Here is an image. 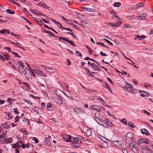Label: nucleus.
<instances>
[{"mask_svg":"<svg viewBox=\"0 0 153 153\" xmlns=\"http://www.w3.org/2000/svg\"><path fill=\"white\" fill-rule=\"evenodd\" d=\"M63 136H62L63 139L65 140V141L68 142H71V135H66V134H63Z\"/></svg>","mask_w":153,"mask_h":153,"instance_id":"423d86ee","label":"nucleus"},{"mask_svg":"<svg viewBox=\"0 0 153 153\" xmlns=\"http://www.w3.org/2000/svg\"><path fill=\"white\" fill-rule=\"evenodd\" d=\"M20 133L23 134H27L28 133V131H26L25 129H22L20 130Z\"/></svg>","mask_w":153,"mask_h":153,"instance_id":"cd10ccee","label":"nucleus"},{"mask_svg":"<svg viewBox=\"0 0 153 153\" xmlns=\"http://www.w3.org/2000/svg\"><path fill=\"white\" fill-rule=\"evenodd\" d=\"M130 146L132 150L134 152V151L133 150L134 148V145H133V144L132 143H131L130 144Z\"/></svg>","mask_w":153,"mask_h":153,"instance_id":"603ef678","label":"nucleus"},{"mask_svg":"<svg viewBox=\"0 0 153 153\" xmlns=\"http://www.w3.org/2000/svg\"><path fill=\"white\" fill-rule=\"evenodd\" d=\"M97 100L98 101H99L100 102H102V101L103 100V99L100 97H98L97 99Z\"/></svg>","mask_w":153,"mask_h":153,"instance_id":"4d7b16f0","label":"nucleus"},{"mask_svg":"<svg viewBox=\"0 0 153 153\" xmlns=\"http://www.w3.org/2000/svg\"><path fill=\"white\" fill-rule=\"evenodd\" d=\"M89 52L90 54H92L93 53V51L91 50L90 48H88Z\"/></svg>","mask_w":153,"mask_h":153,"instance_id":"680f3d73","label":"nucleus"},{"mask_svg":"<svg viewBox=\"0 0 153 153\" xmlns=\"http://www.w3.org/2000/svg\"><path fill=\"white\" fill-rule=\"evenodd\" d=\"M143 140L144 141L143 142L144 143H145L146 144H149V140L148 139H143Z\"/></svg>","mask_w":153,"mask_h":153,"instance_id":"a19ab883","label":"nucleus"},{"mask_svg":"<svg viewBox=\"0 0 153 153\" xmlns=\"http://www.w3.org/2000/svg\"><path fill=\"white\" fill-rule=\"evenodd\" d=\"M102 145L105 148H107L108 146V144L105 142H104L102 143Z\"/></svg>","mask_w":153,"mask_h":153,"instance_id":"e433bc0d","label":"nucleus"},{"mask_svg":"<svg viewBox=\"0 0 153 153\" xmlns=\"http://www.w3.org/2000/svg\"><path fill=\"white\" fill-rule=\"evenodd\" d=\"M11 44H13L14 45V46L16 47H18L19 48H20L21 49H22V48L18 44H19V45H21V44L19 43H16L14 42H11Z\"/></svg>","mask_w":153,"mask_h":153,"instance_id":"5701e85b","label":"nucleus"},{"mask_svg":"<svg viewBox=\"0 0 153 153\" xmlns=\"http://www.w3.org/2000/svg\"><path fill=\"white\" fill-rule=\"evenodd\" d=\"M33 140H34L35 143H39V141L38 140H37V138L35 137H33Z\"/></svg>","mask_w":153,"mask_h":153,"instance_id":"6e6d98bb","label":"nucleus"},{"mask_svg":"<svg viewBox=\"0 0 153 153\" xmlns=\"http://www.w3.org/2000/svg\"><path fill=\"white\" fill-rule=\"evenodd\" d=\"M143 112H144V113L148 115H150V113L149 112H148L147 111L145 110H143Z\"/></svg>","mask_w":153,"mask_h":153,"instance_id":"774afa93","label":"nucleus"},{"mask_svg":"<svg viewBox=\"0 0 153 153\" xmlns=\"http://www.w3.org/2000/svg\"><path fill=\"white\" fill-rule=\"evenodd\" d=\"M138 18L140 19L145 20L146 19V15H144V14H143L142 15L139 16L138 17L137 16L135 17V19H136Z\"/></svg>","mask_w":153,"mask_h":153,"instance_id":"9b49d317","label":"nucleus"},{"mask_svg":"<svg viewBox=\"0 0 153 153\" xmlns=\"http://www.w3.org/2000/svg\"><path fill=\"white\" fill-rule=\"evenodd\" d=\"M81 21L82 22L84 23V24L85 25L87 24L88 23L87 21L84 19H82Z\"/></svg>","mask_w":153,"mask_h":153,"instance_id":"37998d69","label":"nucleus"},{"mask_svg":"<svg viewBox=\"0 0 153 153\" xmlns=\"http://www.w3.org/2000/svg\"><path fill=\"white\" fill-rule=\"evenodd\" d=\"M143 139H138L137 140V142L138 144H141L144 142Z\"/></svg>","mask_w":153,"mask_h":153,"instance_id":"c85d7f7f","label":"nucleus"},{"mask_svg":"<svg viewBox=\"0 0 153 153\" xmlns=\"http://www.w3.org/2000/svg\"><path fill=\"white\" fill-rule=\"evenodd\" d=\"M96 43L98 45H101V46H102L103 47H106L108 48H109L108 47H107V46H106V45H105L103 43H102V42H100H100H97Z\"/></svg>","mask_w":153,"mask_h":153,"instance_id":"58836bf2","label":"nucleus"},{"mask_svg":"<svg viewBox=\"0 0 153 153\" xmlns=\"http://www.w3.org/2000/svg\"><path fill=\"white\" fill-rule=\"evenodd\" d=\"M61 85L65 89L67 90L68 88V86L65 83H62Z\"/></svg>","mask_w":153,"mask_h":153,"instance_id":"bb28decb","label":"nucleus"},{"mask_svg":"<svg viewBox=\"0 0 153 153\" xmlns=\"http://www.w3.org/2000/svg\"><path fill=\"white\" fill-rule=\"evenodd\" d=\"M136 37L138 38L139 39L141 40L144 38H146V36L143 35H141V36H140L138 35H136Z\"/></svg>","mask_w":153,"mask_h":153,"instance_id":"7c9ffc66","label":"nucleus"},{"mask_svg":"<svg viewBox=\"0 0 153 153\" xmlns=\"http://www.w3.org/2000/svg\"><path fill=\"white\" fill-rule=\"evenodd\" d=\"M33 71L36 74L38 75H39L41 76L45 77L47 76V75L45 74L43 71L40 70L34 69Z\"/></svg>","mask_w":153,"mask_h":153,"instance_id":"39448f33","label":"nucleus"},{"mask_svg":"<svg viewBox=\"0 0 153 153\" xmlns=\"http://www.w3.org/2000/svg\"><path fill=\"white\" fill-rule=\"evenodd\" d=\"M122 151L123 153H128V152L126 149L125 148H123Z\"/></svg>","mask_w":153,"mask_h":153,"instance_id":"13d9d810","label":"nucleus"},{"mask_svg":"<svg viewBox=\"0 0 153 153\" xmlns=\"http://www.w3.org/2000/svg\"><path fill=\"white\" fill-rule=\"evenodd\" d=\"M90 108L92 109L96 110L98 112H100L101 111V108L99 105H93L90 106Z\"/></svg>","mask_w":153,"mask_h":153,"instance_id":"20e7f679","label":"nucleus"},{"mask_svg":"<svg viewBox=\"0 0 153 153\" xmlns=\"http://www.w3.org/2000/svg\"><path fill=\"white\" fill-rule=\"evenodd\" d=\"M30 10L33 13L35 14L36 15H40V16H44V15L42 14L41 12H40L37 10H35L33 9H30Z\"/></svg>","mask_w":153,"mask_h":153,"instance_id":"0eeeda50","label":"nucleus"},{"mask_svg":"<svg viewBox=\"0 0 153 153\" xmlns=\"http://www.w3.org/2000/svg\"><path fill=\"white\" fill-rule=\"evenodd\" d=\"M42 66L45 71L49 73H53L56 71V70L54 68H48L44 65H42Z\"/></svg>","mask_w":153,"mask_h":153,"instance_id":"f03ea898","label":"nucleus"},{"mask_svg":"<svg viewBox=\"0 0 153 153\" xmlns=\"http://www.w3.org/2000/svg\"><path fill=\"white\" fill-rule=\"evenodd\" d=\"M44 142L47 144L48 146H49L50 145L49 143V139L48 138H45L44 140Z\"/></svg>","mask_w":153,"mask_h":153,"instance_id":"b1692460","label":"nucleus"},{"mask_svg":"<svg viewBox=\"0 0 153 153\" xmlns=\"http://www.w3.org/2000/svg\"><path fill=\"white\" fill-rule=\"evenodd\" d=\"M31 75V73L29 71V70L27 69H25V76L26 78L28 79H30V77Z\"/></svg>","mask_w":153,"mask_h":153,"instance_id":"6e6552de","label":"nucleus"},{"mask_svg":"<svg viewBox=\"0 0 153 153\" xmlns=\"http://www.w3.org/2000/svg\"><path fill=\"white\" fill-rule=\"evenodd\" d=\"M95 116L97 117H98L100 118V114L99 113H96Z\"/></svg>","mask_w":153,"mask_h":153,"instance_id":"69168bd1","label":"nucleus"},{"mask_svg":"<svg viewBox=\"0 0 153 153\" xmlns=\"http://www.w3.org/2000/svg\"><path fill=\"white\" fill-rule=\"evenodd\" d=\"M122 122L125 124L127 125V121H126V119H123L122 120Z\"/></svg>","mask_w":153,"mask_h":153,"instance_id":"0e129e2a","label":"nucleus"},{"mask_svg":"<svg viewBox=\"0 0 153 153\" xmlns=\"http://www.w3.org/2000/svg\"><path fill=\"white\" fill-rule=\"evenodd\" d=\"M0 60H1L3 62H4L5 60V59L3 56L0 55Z\"/></svg>","mask_w":153,"mask_h":153,"instance_id":"8fccbe9b","label":"nucleus"},{"mask_svg":"<svg viewBox=\"0 0 153 153\" xmlns=\"http://www.w3.org/2000/svg\"><path fill=\"white\" fill-rule=\"evenodd\" d=\"M128 125L130 127L133 128L134 127L133 124L131 122H128Z\"/></svg>","mask_w":153,"mask_h":153,"instance_id":"79ce46f5","label":"nucleus"},{"mask_svg":"<svg viewBox=\"0 0 153 153\" xmlns=\"http://www.w3.org/2000/svg\"><path fill=\"white\" fill-rule=\"evenodd\" d=\"M91 65L93 69H94V70H96L97 66L94 63H92L91 64Z\"/></svg>","mask_w":153,"mask_h":153,"instance_id":"c9c22d12","label":"nucleus"},{"mask_svg":"<svg viewBox=\"0 0 153 153\" xmlns=\"http://www.w3.org/2000/svg\"><path fill=\"white\" fill-rule=\"evenodd\" d=\"M114 143L115 145L117 146H121L120 143V142L117 141H114Z\"/></svg>","mask_w":153,"mask_h":153,"instance_id":"c756f323","label":"nucleus"},{"mask_svg":"<svg viewBox=\"0 0 153 153\" xmlns=\"http://www.w3.org/2000/svg\"><path fill=\"white\" fill-rule=\"evenodd\" d=\"M108 24L111 25L114 27H117L120 26V25H118L117 23H108Z\"/></svg>","mask_w":153,"mask_h":153,"instance_id":"412c9836","label":"nucleus"},{"mask_svg":"<svg viewBox=\"0 0 153 153\" xmlns=\"http://www.w3.org/2000/svg\"><path fill=\"white\" fill-rule=\"evenodd\" d=\"M140 92V93L142 92V93L141 94L140 96L142 97H149L150 95L149 94L148 92L143 91H139Z\"/></svg>","mask_w":153,"mask_h":153,"instance_id":"9d476101","label":"nucleus"},{"mask_svg":"<svg viewBox=\"0 0 153 153\" xmlns=\"http://www.w3.org/2000/svg\"><path fill=\"white\" fill-rule=\"evenodd\" d=\"M13 140L12 138H5V144H8L10 143H12Z\"/></svg>","mask_w":153,"mask_h":153,"instance_id":"6ab92c4d","label":"nucleus"},{"mask_svg":"<svg viewBox=\"0 0 153 153\" xmlns=\"http://www.w3.org/2000/svg\"><path fill=\"white\" fill-rule=\"evenodd\" d=\"M18 69L20 73L22 74H23L25 71V70L24 69V66H19Z\"/></svg>","mask_w":153,"mask_h":153,"instance_id":"a211bd4d","label":"nucleus"},{"mask_svg":"<svg viewBox=\"0 0 153 153\" xmlns=\"http://www.w3.org/2000/svg\"><path fill=\"white\" fill-rule=\"evenodd\" d=\"M13 111L16 114H18L19 113L18 110L16 108H15L13 109Z\"/></svg>","mask_w":153,"mask_h":153,"instance_id":"864d4df0","label":"nucleus"},{"mask_svg":"<svg viewBox=\"0 0 153 153\" xmlns=\"http://www.w3.org/2000/svg\"><path fill=\"white\" fill-rule=\"evenodd\" d=\"M141 132L142 134H149V132L145 128H143L141 130Z\"/></svg>","mask_w":153,"mask_h":153,"instance_id":"4be33fe9","label":"nucleus"},{"mask_svg":"<svg viewBox=\"0 0 153 153\" xmlns=\"http://www.w3.org/2000/svg\"><path fill=\"white\" fill-rule=\"evenodd\" d=\"M104 122L105 123V125H102V123L100 125L106 128L107 127L106 125L108 127H111L112 126V124L111 122L107 119H105Z\"/></svg>","mask_w":153,"mask_h":153,"instance_id":"f257e3e1","label":"nucleus"},{"mask_svg":"<svg viewBox=\"0 0 153 153\" xmlns=\"http://www.w3.org/2000/svg\"><path fill=\"white\" fill-rule=\"evenodd\" d=\"M113 15L111 16L112 18V19H113V18H114V17H117V18H118V19L119 20H120V18L119 17V16H117L116 15V13H114V14H113Z\"/></svg>","mask_w":153,"mask_h":153,"instance_id":"de8ad7c7","label":"nucleus"},{"mask_svg":"<svg viewBox=\"0 0 153 153\" xmlns=\"http://www.w3.org/2000/svg\"><path fill=\"white\" fill-rule=\"evenodd\" d=\"M5 117V118L8 120L10 119L13 117L12 116H10L8 114L6 115Z\"/></svg>","mask_w":153,"mask_h":153,"instance_id":"c03bdc74","label":"nucleus"},{"mask_svg":"<svg viewBox=\"0 0 153 153\" xmlns=\"http://www.w3.org/2000/svg\"><path fill=\"white\" fill-rule=\"evenodd\" d=\"M143 153H150L148 148L146 146H143L142 147Z\"/></svg>","mask_w":153,"mask_h":153,"instance_id":"1a4fd4ad","label":"nucleus"},{"mask_svg":"<svg viewBox=\"0 0 153 153\" xmlns=\"http://www.w3.org/2000/svg\"><path fill=\"white\" fill-rule=\"evenodd\" d=\"M83 9L85 10L88 11H91L90 10H91V9L89 8H88L87 7H82V8Z\"/></svg>","mask_w":153,"mask_h":153,"instance_id":"3c124183","label":"nucleus"},{"mask_svg":"<svg viewBox=\"0 0 153 153\" xmlns=\"http://www.w3.org/2000/svg\"><path fill=\"white\" fill-rule=\"evenodd\" d=\"M54 100L55 102L57 104L59 105H61L62 104V101L59 98H55Z\"/></svg>","mask_w":153,"mask_h":153,"instance_id":"2eb2a0df","label":"nucleus"},{"mask_svg":"<svg viewBox=\"0 0 153 153\" xmlns=\"http://www.w3.org/2000/svg\"><path fill=\"white\" fill-rule=\"evenodd\" d=\"M128 134H126L125 136V141L126 143H128L129 145V143L132 140L133 137V134H128L129 135H131V136H128Z\"/></svg>","mask_w":153,"mask_h":153,"instance_id":"7ed1b4c3","label":"nucleus"},{"mask_svg":"<svg viewBox=\"0 0 153 153\" xmlns=\"http://www.w3.org/2000/svg\"><path fill=\"white\" fill-rule=\"evenodd\" d=\"M19 116H16L15 118L14 122H16L18 121L19 120Z\"/></svg>","mask_w":153,"mask_h":153,"instance_id":"e2e57ef3","label":"nucleus"},{"mask_svg":"<svg viewBox=\"0 0 153 153\" xmlns=\"http://www.w3.org/2000/svg\"><path fill=\"white\" fill-rule=\"evenodd\" d=\"M42 6L43 7L44 9H49L50 7L46 5L45 3H43L42 4Z\"/></svg>","mask_w":153,"mask_h":153,"instance_id":"72a5a7b5","label":"nucleus"},{"mask_svg":"<svg viewBox=\"0 0 153 153\" xmlns=\"http://www.w3.org/2000/svg\"><path fill=\"white\" fill-rule=\"evenodd\" d=\"M74 111L78 114H80L82 113L81 109L78 108H74Z\"/></svg>","mask_w":153,"mask_h":153,"instance_id":"4468645a","label":"nucleus"},{"mask_svg":"<svg viewBox=\"0 0 153 153\" xmlns=\"http://www.w3.org/2000/svg\"><path fill=\"white\" fill-rule=\"evenodd\" d=\"M68 42L71 45L74 46H76V45H74V43L73 42H72V41H68Z\"/></svg>","mask_w":153,"mask_h":153,"instance_id":"5fc2aeb1","label":"nucleus"},{"mask_svg":"<svg viewBox=\"0 0 153 153\" xmlns=\"http://www.w3.org/2000/svg\"><path fill=\"white\" fill-rule=\"evenodd\" d=\"M104 39L106 42H107L108 43L111 45H113V43L112 42H110V41L108 40L107 39Z\"/></svg>","mask_w":153,"mask_h":153,"instance_id":"052dcab7","label":"nucleus"},{"mask_svg":"<svg viewBox=\"0 0 153 153\" xmlns=\"http://www.w3.org/2000/svg\"><path fill=\"white\" fill-rule=\"evenodd\" d=\"M104 87L107 88L111 93H112V91L111 89L107 83L106 82H104L103 84Z\"/></svg>","mask_w":153,"mask_h":153,"instance_id":"ddd939ff","label":"nucleus"},{"mask_svg":"<svg viewBox=\"0 0 153 153\" xmlns=\"http://www.w3.org/2000/svg\"><path fill=\"white\" fill-rule=\"evenodd\" d=\"M144 5L143 3H139L138 4H137L136 5H135L134 6L135 7H134V8L135 9H137L139 7H141L142 6H143Z\"/></svg>","mask_w":153,"mask_h":153,"instance_id":"a878e982","label":"nucleus"},{"mask_svg":"<svg viewBox=\"0 0 153 153\" xmlns=\"http://www.w3.org/2000/svg\"><path fill=\"white\" fill-rule=\"evenodd\" d=\"M4 135L1 134L0 136V143L1 144L4 143L5 144V139L4 138Z\"/></svg>","mask_w":153,"mask_h":153,"instance_id":"f8f14e48","label":"nucleus"},{"mask_svg":"<svg viewBox=\"0 0 153 153\" xmlns=\"http://www.w3.org/2000/svg\"><path fill=\"white\" fill-rule=\"evenodd\" d=\"M37 22L38 23V24L40 25H43V22H42L41 21V19H37Z\"/></svg>","mask_w":153,"mask_h":153,"instance_id":"ea45409f","label":"nucleus"},{"mask_svg":"<svg viewBox=\"0 0 153 153\" xmlns=\"http://www.w3.org/2000/svg\"><path fill=\"white\" fill-rule=\"evenodd\" d=\"M93 118L94 119V120H95L96 122H97L100 125L101 124L99 122V121H100V122H101L99 119V117H97L94 116V117H93Z\"/></svg>","mask_w":153,"mask_h":153,"instance_id":"473e14b6","label":"nucleus"},{"mask_svg":"<svg viewBox=\"0 0 153 153\" xmlns=\"http://www.w3.org/2000/svg\"><path fill=\"white\" fill-rule=\"evenodd\" d=\"M121 5V3L120 2H115L114 3V6L116 7H119Z\"/></svg>","mask_w":153,"mask_h":153,"instance_id":"393cba45","label":"nucleus"},{"mask_svg":"<svg viewBox=\"0 0 153 153\" xmlns=\"http://www.w3.org/2000/svg\"><path fill=\"white\" fill-rule=\"evenodd\" d=\"M18 64L19 65V66H23V64L22 62L21 61H19L18 62Z\"/></svg>","mask_w":153,"mask_h":153,"instance_id":"bf43d9fd","label":"nucleus"},{"mask_svg":"<svg viewBox=\"0 0 153 153\" xmlns=\"http://www.w3.org/2000/svg\"><path fill=\"white\" fill-rule=\"evenodd\" d=\"M87 90L88 92H89L91 94L95 93L96 91H94L93 90H89L88 89V90Z\"/></svg>","mask_w":153,"mask_h":153,"instance_id":"49530a36","label":"nucleus"},{"mask_svg":"<svg viewBox=\"0 0 153 153\" xmlns=\"http://www.w3.org/2000/svg\"><path fill=\"white\" fill-rule=\"evenodd\" d=\"M76 55L78 56H79L80 57L82 56V55L80 53V52L79 51H76Z\"/></svg>","mask_w":153,"mask_h":153,"instance_id":"09e8293b","label":"nucleus"},{"mask_svg":"<svg viewBox=\"0 0 153 153\" xmlns=\"http://www.w3.org/2000/svg\"><path fill=\"white\" fill-rule=\"evenodd\" d=\"M52 21L54 22L58 26V27L64 30H65V27H64L62 26V25L61 24H60L59 22L56 21L54 19H52Z\"/></svg>","mask_w":153,"mask_h":153,"instance_id":"f3484780","label":"nucleus"},{"mask_svg":"<svg viewBox=\"0 0 153 153\" xmlns=\"http://www.w3.org/2000/svg\"><path fill=\"white\" fill-rule=\"evenodd\" d=\"M7 11L8 13L10 14H15V12L14 11L11 10L9 9H7Z\"/></svg>","mask_w":153,"mask_h":153,"instance_id":"2f4dec72","label":"nucleus"},{"mask_svg":"<svg viewBox=\"0 0 153 153\" xmlns=\"http://www.w3.org/2000/svg\"><path fill=\"white\" fill-rule=\"evenodd\" d=\"M24 100L25 102H27L28 104L31 105H33V103L27 99H25Z\"/></svg>","mask_w":153,"mask_h":153,"instance_id":"4c0bfd02","label":"nucleus"},{"mask_svg":"<svg viewBox=\"0 0 153 153\" xmlns=\"http://www.w3.org/2000/svg\"><path fill=\"white\" fill-rule=\"evenodd\" d=\"M21 146L19 145V143H17L16 144H13L12 145V148H15L16 149H19V147H21Z\"/></svg>","mask_w":153,"mask_h":153,"instance_id":"aec40b11","label":"nucleus"},{"mask_svg":"<svg viewBox=\"0 0 153 153\" xmlns=\"http://www.w3.org/2000/svg\"><path fill=\"white\" fill-rule=\"evenodd\" d=\"M6 29H3L1 30L2 34H5L6 33Z\"/></svg>","mask_w":153,"mask_h":153,"instance_id":"338daca9","label":"nucleus"},{"mask_svg":"<svg viewBox=\"0 0 153 153\" xmlns=\"http://www.w3.org/2000/svg\"><path fill=\"white\" fill-rule=\"evenodd\" d=\"M3 55L5 57L7 60H9L10 59V58L9 55L6 53L3 54Z\"/></svg>","mask_w":153,"mask_h":153,"instance_id":"f704fd0d","label":"nucleus"},{"mask_svg":"<svg viewBox=\"0 0 153 153\" xmlns=\"http://www.w3.org/2000/svg\"><path fill=\"white\" fill-rule=\"evenodd\" d=\"M12 54H13V55H15L16 56H17V57H18L19 58H21V57L20 56L18 55L17 53H16L15 52H14V51H12Z\"/></svg>","mask_w":153,"mask_h":153,"instance_id":"a18cd8bd","label":"nucleus"},{"mask_svg":"<svg viewBox=\"0 0 153 153\" xmlns=\"http://www.w3.org/2000/svg\"><path fill=\"white\" fill-rule=\"evenodd\" d=\"M126 85L128 91H129L130 90H133V85L130 84L128 83H126Z\"/></svg>","mask_w":153,"mask_h":153,"instance_id":"dca6fc26","label":"nucleus"}]
</instances>
